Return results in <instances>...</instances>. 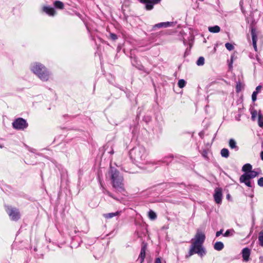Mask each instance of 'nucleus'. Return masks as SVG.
I'll use <instances>...</instances> for the list:
<instances>
[{
    "label": "nucleus",
    "instance_id": "1",
    "mask_svg": "<svg viewBox=\"0 0 263 263\" xmlns=\"http://www.w3.org/2000/svg\"><path fill=\"white\" fill-rule=\"evenodd\" d=\"M205 239V234L198 231L194 238L191 240V245L186 257H190L194 254H197L202 257L206 254V251L203 247V243Z\"/></svg>",
    "mask_w": 263,
    "mask_h": 263
},
{
    "label": "nucleus",
    "instance_id": "2",
    "mask_svg": "<svg viewBox=\"0 0 263 263\" xmlns=\"http://www.w3.org/2000/svg\"><path fill=\"white\" fill-rule=\"evenodd\" d=\"M112 186L116 192H122L125 191L123 183L124 178L120 172L116 168H111L109 172Z\"/></svg>",
    "mask_w": 263,
    "mask_h": 263
},
{
    "label": "nucleus",
    "instance_id": "3",
    "mask_svg": "<svg viewBox=\"0 0 263 263\" xmlns=\"http://www.w3.org/2000/svg\"><path fill=\"white\" fill-rule=\"evenodd\" d=\"M31 70L41 80L46 81L49 79V71L43 64L35 63L32 66Z\"/></svg>",
    "mask_w": 263,
    "mask_h": 263
},
{
    "label": "nucleus",
    "instance_id": "4",
    "mask_svg": "<svg viewBox=\"0 0 263 263\" xmlns=\"http://www.w3.org/2000/svg\"><path fill=\"white\" fill-rule=\"evenodd\" d=\"M6 211L11 220L17 221L21 218L19 210L16 208L7 206L6 207Z\"/></svg>",
    "mask_w": 263,
    "mask_h": 263
},
{
    "label": "nucleus",
    "instance_id": "5",
    "mask_svg": "<svg viewBox=\"0 0 263 263\" xmlns=\"http://www.w3.org/2000/svg\"><path fill=\"white\" fill-rule=\"evenodd\" d=\"M28 125L26 120L22 118H17L12 123L13 127L17 130H24Z\"/></svg>",
    "mask_w": 263,
    "mask_h": 263
},
{
    "label": "nucleus",
    "instance_id": "6",
    "mask_svg": "<svg viewBox=\"0 0 263 263\" xmlns=\"http://www.w3.org/2000/svg\"><path fill=\"white\" fill-rule=\"evenodd\" d=\"M132 157L136 161L141 160L143 156V151L140 148H133L131 151Z\"/></svg>",
    "mask_w": 263,
    "mask_h": 263
},
{
    "label": "nucleus",
    "instance_id": "7",
    "mask_svg": "<svg viewBox=\"0 0 263 263\" xmlns=\"http://www.w3.org/2000/svg\"><path fill=\"white\" fill-rule=\"evenodd\" d=\"M251 179H252L250 178L248 173H244L240 176L239 178V182L240 183H245L248 187H252V185L250 181Z\"/></svg>",
    "mask_w": 263,
    "mask_h": 263
},
{
    "label": "nucleus",
    "instance_id": "8",
    "mask_svg": "<svg viewBox=\"0 0 263 263\" xmlns=\"http://www.w3.org/2000/svg\"><path fill=\"white\" fill-rule=\"evenodd\" d=\"M214 199L215 202L217 204H220L222 201V189L220 187H217L215 190V193L213 195Z\"/></svg>",
    "mask_w": 263,
    "mask_h": 263
},
{
    "label": "nucleus",
    "instance_id": "9",
    "mask_svg": "<svg viewBox=\"0 0 263 263\" xmlns=\"http://www.w3.org/2000/svg\"><path fill=\"white\" fill-rule=\"evenodd\" d=\"M251 36H252L253 48H254L255 51H257V35L256 33V30L255 28H251Z\"/></svg>",
    "mask_w": 263,
    "mask_h": 263
},
{
    "label": "nucleus",
    "instance_id": "10",
    "mask_svg": "<svg viewBox=\"0 0 263 263\" xmlns=\"http://www.w3.org/2000/svg\"><path fill=\"white\" fill-rule=\"evenodd\" d=\"M42 11L49 16H53L57 12L54 9L49 6H44L42 8Z\"/></svg>",
    "mask_w": 263,
    "mask_h": 263
},
{
    "label": "nucleus",
    "instance_id": "11",
    "mask_svg": "<svg viewBox=\"0 0 263 263\" xmlns=\"http://www.w3.org/2000/svg\"><path fill=\"white\" fill-rule=\"evenodd\" d=\"M147 249L146 243H143L140 251V255L139 256L138 260L140 261V263H143L146 254V250Z\"/></svg>",
    "mask_w": 263,
    "mask_h": 263
},
{
    "label": "nucleus",
    "instance_id": "12",
    "mask_svg": "<svg viewBox=\"0 0 263 263\" xmlns=\"http://www.w3.org/2000/svg\"><path fill=\"white\" fill-rule=\"evenodd\" d=\"M242 256L243 260L247 262L250 259V256L251 254L250 250L248 248H243L242 250Z\"/></svg>",
    "mask_w": 263,
    "mask_h": 263
},
{
    "label": "nucleus",
    "instance_id": "13",
    "mask_svg": "<svg viewBox=\"0 0 263 263\" xmlns=\"http://www.w3.org/2000/svg\"><path fill=\"white\" fill-rule=\"evenodd\" d=\"M140 2L145 4V8L147 10H151L154 7V4L151 0H140Z\"/></svg>",
    "mask_w": 263,
    "mask_h": 263
},
{
    "label": "nucleus",
    "instance_id": "14",
    "mask_svg": "<svg viewBox=\"0 0 263 263\" xmlns=\"http://www.w3.org/2000/svg\"><path fill=\"white\" fill-rule=\"evenodd\" d=\"M173 22H163V23H160L157 24H155L154 26V28H166L170 26H171L173 24Z\"/></svg>",
    "mask_w": 263,
    "mask_h": 263
},
{
    "label": "nucleus",
    "instance_id": "15",
    "mask_svg": "<svg viewBox=\"0 0 263 263\" xmlns=\"http://www.w3.org/2000/svg\"><path fill=\"white\" fill-rule=\"evenodd\" d=\"M252 170V166L250 163L245 164L242 167V171L245 173H249Z\"/></svg>",
    "mask_w": 263,
    "mask_h": 263
},
{
    "label": "nucleus",
    "instance_id": "16",
    "mask_svg": "<svg viewBox=\"0 0 263 263\" xmlns=\"http://www.w3.org/2000/svg\"><path fill=\"white\" fill-rule=\"evenodd\" d=\"M53 6L58 9L62 10L64 8V3L60 1H55L53 3Z\"/></svg>",
    "mask_w": 263,
    "mask_h": 263
},
{
    "label": "nucleus",
    "instance_id": "17",
    "mask_svg": "<svg viewBox=\"0 0 263 263\" xmlns=\"http://www.w3.org/2000/svg\"><path fill=\"white\" fill-rule=\"evenodd\" d=\"M224 248L223 243L221 241H217L214 245V248L217 251H221Z\"/></svg>",
    "mask_w": 263,
    "mask_h": 263
},
{
    "label": "nucleus",
    "instance_id": "18",
    "mask_svg": "<svg viewBox=\"0 0 263 263\" xmlns=\"http://www.w3.org/2000/svg\"><path fill=\"white\" fill-rule=\"evenodd\" d=\"M209 30L211 32L213 33H218L220 30V28L219 26L216 25L213 27H209Z\"/></svg>",
    "mask_w": 263,
    "mask_h": 263
},
{
    "label": "nucleus",
    "instance_id": "19",
    "mask_svg": "<svg viewBox=\"0 0 263 263\" xmlns=\"http://www.w3.org/2000/svg\"><path fill=\"white\" fill-rule=\"evenodd\" d=\"M258 124L260 127H263V115L260 111L258 112Z\"/></svg>",
    "mask_w": 263,
    "mask_h": 263
},
{
    "label": "nucleus",
    "instance_id": "20",
    "mask_svg": "<svg viewBox=\"0 0 263 263\" xmlns=\"http://www.w3.org/2000/svg\"><path fill=\"white\" fill-rule=\"evenodd\" d=\"M220 154L221 156L224 158H228L229 156V151L226 148H223L221 150Z\"/></svg>",
    "mask_w": 263,
    "mask_h": 263
},
{
    "label": "nucleus",
    "instance_id": "21",
    "mask_svg": "<svg viewBox=\"0 0 263 263\" xmlns=\"http://www.w3.org/2000/svg\"><path fill=\"white\" fill-rule=\"evenodd\" d=\"M119 215V212H117L115 213H107L103 215V216L107 219L111 218L114 216H117Z\"/></svg>",
    "mask_w": 263,
    "mask_h": 263
},
{
    "label": "nucleus",
    "instance_id": "22",
    "mask_svg": "<svg viewBox=\"0 0 263 263\" xmlns=\"http://www.w3.org/2000/svg\"><path fill=\"white\" fill-rule=\"evenodd\" d=\"M259 245L263 247V230L261 231L258 234Z\"/></svg>",
    "mask_w": 263,
    "mask_h": 263
},
{
    "label": "nucleus",
    "instance_id": "23",
    "mask_svg": "<svg viewBox=\"0 0 263 263\" xmlns=\"http://www.w3.org/2000/svg\"><path fill=\"white\" fill-rule=\"evenodd\" d=\"M250 178L253 179L259 175L258 172L252 170L249 173H248Z\"/></svg>",
    "mask_w": 263,
    "mask_h": 263
},
{
    "label": "nucleus",
    "instance_id": "24",
    "mask_svg": "<svg viewBox=\"0 0 263 263\" xmlns=\"http://www.w3.org/2000/svg\"><path fill=\"white\" fill-rule=\"evenodd\" d=\"M198 66H202L204 64V58L203 57H200L198 58L196 62Z\"/></svg>",
    "mask_w": 263,
    "mask_h": 263
},
{
    "label": "nucleus",
    "instance_id": "25",
    "mask_svg": "<svg viewBox=\"0 0 263 263\" xmlns=\"http://www.w3.org/2000/svg\"><path fill=\"white\" fill-rule=\"evenodd\" d=\"M148 217L151 219L155 220L157 218V215L154 211L151 210L148 212Z\"/></svg>",
    "mask_w": 263,
    "mask_h": 263
},
{
    "label": "nucleus",
    "instance_id": "26",
    "mask_svg": "<svg viewBox=\"0 0 263 263\" xmlns=\"http://www.w3.org/2000/svg\"><path fill=\"white\" fill-rule=\"evenodd\" d=\"M229 146L231 148H235L236 147V142L233 139H231L230 140H229Z\"/></svg>",
    "mask_w": 263,
    "mask_h": 263
},
{
    "label": "nucleus",
    "instance_id": "27",
    "mask_svg": "<svg viewBox=\"0 0 263 263\" xmlns=\"http://www.w3.org/2000/svg\"><path fill=\"white\" fill-rule=\"evenodd\" d=\"M186 84V82L183 79H180L178 81V85L180 88H183Z\"/></svg>",
    "mask_w": 263,
    "mask_h": 263
},
{
    "label": "nucleus",
    "instance_id": "28",
    "mask_svg": "<svg viewBox=\"0 0 263 263\" xmlns=\"http://www.w3.org/2000/svg\"><path fill=\"white\" fill-rule=\"evenodd\" d=\"M251 119L252 120L254 121L256 119V116H258V113L256 110H253L251 111Z\"/></svg>",
    "mask_w": 263,
    "mask_h": 263
},
{
    "label": "nucleus",
    "instance_id": "29",
    "mask_svg": "<svg viewBox=\"0 0 263 263\" xmlns=\"http://www.w3.org/2000/svg\"><path fill=\"white\" fill-rule=\"evenodd\" d=\"M225 47L229 51L233 50L234 49V46L229 43H227L225 44Z\"/></svg>",
    "mask_w": 263,
    "mask_h": 263
},
{
    "label": "nucleus",
    "instance_id": "30",
    "mask_svg": "<svg viewBox=\"0 0 263 263\" xmlns=\"http://www.w3.org/2000/svg\"><path fill=\"white\" fill-rule=\"evenodd\" d=\"M109 37L112 41H116L118 39L117 35L116 34L111 32L109 33Z\"/></svg>",
    "mask_w": 263,
    "mask_h": 263
},
{
    "label": "nucleus",
    "instance_id": "31",
    "mask_svg": "<svg viewBox=\"0 0 263 263\" xmlns=\"http://www.w3.org/2000/svg\"><path fill=\"white\" fill-rule=\"evenodd\" d=\"M258 93H257V92H253L252 95V100L253 101V102H255L256 99H257V95Z\"/></svg>",
    "mask_w": 263,
    "mask_h": 263
},
{
    "label": "nucleus",
    "instance_id": "32",
    "mask_svg": "<svg viewBox=\"0 0 263 263\" xmlns=\"http://www.w3.org/2000/svg\"><path fill=\"white\" fill-rule=\"evenodd\" d=\"M257 184L259 186L263 187V177H261L258 180Z\"/></svg>",
    "mask_w": 263,
    "mask_h": 263
},
{
    "label": "nucleus",
    "instance_id": "33",
    "mask_svg": "<svg viewBox=\"0 0 263 263\" xmlns=\"http://www.w3.org/2000/svg\"><path fill=\"white\" fill-rule=\"evenodd\" d=\"M208 152L206 150L204 149L202 151V156L205 158V159H208Z\"/></svg>",
    "mask_w": 263,
    "mask_h": 263
},
{
    "label": "nucleus",
    "instance_id": "34",
    "mask_svg": "<svg viewBox=\"0 0 263 263\" xmlns=\"http://www.w3.org/2000/svg\"><path fill=\"white\" fill-rule=\"evenodd\" d=\"M236 91L239 92L241 89V85L240 83H237L236 87Z\"/></svg>",
    "mask_w": 263,
    "mask_h": 263
},
{
    "label": "nucleus",
    "instance_id": "35",
    "mask_svg": "<svg viewBox=\"0 0 263 263\" xmlns=\"http://www.w3.org/2000/svg\"><path fill=\"white\" fill-rule=\"evenodd\" d=\"M230 235V230H228L226 232L223 234V236L224 237H228Z\"/></svg>",
    "mask_w": 263,
    "mask_h": 263
},
{
    "label": "nucleus",
    "instance_id": "36",
    "mask_svg": "<svg viewBox=\"0 0 263 263\" xmlns=\"http://www.w3.org/2000/svg\"><path fill=\"white\" fill-rule=\"evenodd\" d=\"M222 232H223V230L222 229H221L220 231H217L216 233V237H219L221 234H222Z\"/></svg>",
    "mask_w": 263,
    "mask_h": 263
},
{
    "label": "nucleus",
    "instance_id": "37",
    "mask_svg": "<svg viewBox=\"0 0 263 263\" xmlns=\"http://www.w3.org/2000/svg\"><path fill=\"white\" fill-rule=\"evenodd\" d=\"M261 88V86L258 85V86L256 87V90L254 91V92H257V93H258L259 92V91L260 90Z\"/></svg>",
    "mask_w": 263,
    "mask_h": 263
},
{
    "label": "nucleus",
    "instance_id": "38",
    "mask_svg": "<svg viewBox=\"0 0 263 263\" xmlns=\"http://www.w3.org/2000/svg\"><path fill=\"white\" fill-rule=\"evenodd\" d=\"M155 263H161V259L159 257L157 258L155 260Z\"/></svg>",
    "mask_w": 263,
    "mask_h": 263
},
{
    "label": "nucleus",
    "instance_id": "39",
    "mask_svg": "<svg viewBox=\"0 0 263 263\" xmlns=\"http://www.w3.org/2000/svg\"><path fill=\"white\" fill-rule=\"evenodd\" d=\"M152 2H153V4H156L159 3L161 0H151Z\"/></svg>",
    "mask_w": 263,
    "mask_h": 263
},
{
    "label": "nucleus",
    "instance_id": "40",
    "mask_svg": "<svg viewBox=\"0 0 263 263\" xmlns=\"http://www.w3.org/2000/svg\"><path fill=\"white\" fill-rule=\"evenodd\" d=\"M108 196H109V197H111V198H114V199H116V200H117V199L116 198H115L111 193H110V194H108Z\"/></svg>",
    "mask_w": 263,
    "mask_h": 263
},
{
    "label": "nucleus",
    "instance_id": "41",
    "mask_svg": "<svg viewBox=\"0 0 263 263\" xmlns=\"http://www.w3.org/2000/svg\"><path fill=\"white\" fill-rule=\"evenodd\" d=\"M108 196H109V197H111V198H114V199H116V200H117V199L116 198H115L111 193H110V194H108Z\"/></svg>",
    "mask_w": 263,
    "mask_h": 263
},
{
    "label": "nucleus",
    "instance_id": "42",
    "mask_svg": "<svg viewBox=\"0 0 263 263\" xmlns=\"http://www.w3.org/2000/svg\"><path fill=\"white\" fill-rule=\"evenodd\" d=\"M232 63H233V57H231V61L229 64L230 68H231L232 67Z\"/></svg>",
    "mask_w": 263,
    "mask_h": 263
},
{
    "label": "nucleus",
    "instance_id": "43",
    "mask_svg": "<svg viewBox=\"0 0 263 263\" xmlns=\"http://www.w3.org/2000/svg\"><path fill=\"white\" fill-rule=\"evenodd\" d=\"M260 158L263 161V151L260 153Z\"/></svg>",
    "mask_w": 263,
    "mask_h": 263
},
{
    "label": "nucleus",
    "instance_id": "44",
    "mask_svg": "<svg viewBox=\"0 0 263 263\" xmlns=\"http://www.w3.org/2000/svg\"><path fill=\"white\" fill-rule=\"evenodd\" d=\"M106 193L107 195H108V194H110V192H109V191H107L106 192Z\"/></svg>",
    "mask_w": 263,
    "mask_h": 263
}]
</instances>
